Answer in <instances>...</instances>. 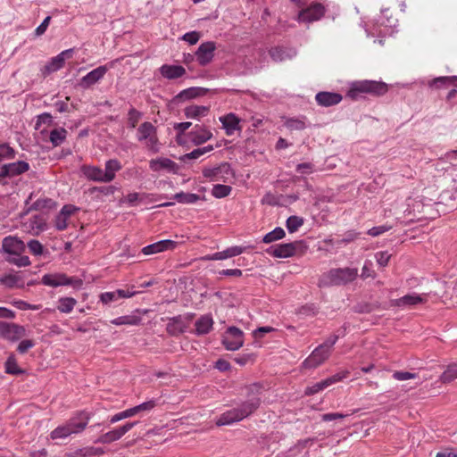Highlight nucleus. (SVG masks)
Listing matches in <instances>:
<instances>
[{"mask_svg":"<svg viewBox=\"0 0 457 457\" xmlns=\"http://www.w3.org/2000/svg\"><path fill=\"white\" fill-rule=\"evenodd\" d=\"M67 136V130L63 128L54 129L50 132L49 140L54 146L62 145Z\"/></svg>","mask_w":457,"mask_h":457,"instance_id":"35","label":"nucleus"},{"mask_svg":"<svg viewBox=\"0 0 457 457\" xmlns=\"http://www.w3.org/2000/svg\"><path fill=\"white\" fill-rule=\"evenodd\" d=\"M188 135L190 137L191 141L195 145L205 143L212 137V133L210 130L198 124H196L194 127L193 130L190 131Z\"/></svg>","mask_w":457,"mask_h":457,"instance_id":"18","label":"nucleus"},{"mask_svg":"<svg viewBox=\"0 0 457 457\" xmlns=\"http://www.w3.org/2000/svg\"><path fill=\"white\" fill-rule=\"evenodd\" d=\"M457 378V363H452L440 377V381L444 384L451 383Z\"/></svg>","mask_w":457,"mask_h":457,"instance_id":"38","label":"nucleus"},{"mask_svg":"<svg viewBox=\"0 0 457 457\" xmlns=\"http://www.w3.org/2000/svg\"><path fill=\"white\" fill-rule=\"evenodd\" d=\"M330 351L322 345L316 347L312 354L303 361L306 369H313L323 363L329 356Z\"/></svg>","mask_w":457,"mask_h":457,"instance_id":"10","label":"nucleus"},{"mask_svg":"<svg viewBox=\"0 0 457 457\" xmlns=\"http://www.w3.org/2000/svg\"><path fill=\"white\" fill-rule=\"evenodd\" d=\"M450 85L457 87V76L438 77L429 82L430 87H435L436 88L448 87Z\"/></svg>","mask_w":457,"mask_h":457,"instance_id":"33","label":"nucleus"},{"mask_svg":"<svg viewBox=\"0 0 457 457\" xmlns=\"http://www.w3.org/2000/svg\"><path fill=\"white\" fill-rule=\"evenodd\" d=\"M325 13V8L321 4L316 3L311 4L306 9L302 10L298 14L300 21H314L320 20Z\"/></svg>","mask_w":457,"mask_h":457,"instance_id":"12","label":"nucleus"},{"mask_svg":"<svg viewBox=\"0 0 457 457\" xmlns=\"http://www.w3.org/2000/svg\"><path fill=\"white\" fill-rule=\"evenodd\" d=\"M34 342L29 339L22 340L18 345V351L21 353H25L29 349L34 346Z\"/></svg>","mask_w":457,"mask_h":457,"instance_id":"61","label":"nucleus"},{"mask_svg":"<svg viewBox=\"0 0 457 457\" xmlns=\"http://www.w3.org/2000/svg\"><path fill=\"white\" fill-rule=\"evenodd\" d=\"M0 282L8 287L23 286V280L18 273L4 275L0 278Z\"/></svg>","mask_w":457,"mask_h":457,"instance_id":"36","label":"nucleus"},{"mask_svg":"<svg viewBox=\"0 0 457 457\" xmlns=\"http://www.w3.org/2000/svg\"><path fill=\"white\" fill-rule=\"evenodd\" d=\"M2 248L10 254H21L25 251L26 245L17 237H6L3 239Z\"/></svg>","mask_w":457,"mask_h":457,"instance_id":"17","label":"nucleus"},{"mask_svg":"<svg viewBox=\"0 0 457 457\" xmlns=\"http://www.w3.org/2000/svg\"><path fill=\"white\" fill-rule=\"evenodd\" d=\"M5 370L7 373L13 375H19L24 372L21 369L18 367L15 359L12 357L8 358V360L5 362Z\"/></svg>","mask_w":457,"mask_h":457,"instance_id":"46","label":"nucleus"},{"mask_svg":"<svg viewBox=\"0 0 457 457\" xmlns=\"http://www.w3.org/2000/svg\"><path fill=\"white\" fill-rule=\"evenodd\" d=\"M357 276L358 270L356 268L345 267L331 269L327 273L323 274L320 284L325 287L343 286L353 282Z\"/></svg>","mask_w":457,"mask_h":457,"instance_id":"2","label":"nucleus"},{"mask_svg":"<svg viewBox=\"0 0 457 457\" xmlns=\"http://www.w3.org/2000/svg\"><path fill=\"white\" fill-rule=\"evenodd\" d=\"M8 262L17 265L18 267H26L30 264L29 257L21 254H12V256L8 259Z\"/></svg>","mask_w":457,"mask_h":457,"instance_id":"45","label":"nucleus"},{"mask_svg":"<svg viewBox=\"0 0 457 457\" xmlns=\"http://www.w3.org/2000/svg\"><path fill=\"white\" fill-rule=\"evenodd\" d=\"M155 406V401L151 400L145 403H143L139 405L135 406V409L137 410V414L143 412V411H148L152 410Z\"/></svg>","mask_w":457,"mask_h":457,"instance_id":"58","label":"nucleus"},{"mask_svg":"<svg viewBox=\"0 0 457 457\" xmlns=\"http://www.w3.org/2000/svg\"><path fill=\"white\" fill-rule=\"evenodd\" d=\"M53 120V117L50 113L45 112L39 116H37L36 129H39L41 124H51Z\"/></svg>","mask_w":457,"mask_h":457,"instance_id":"55","label":"nucleus"},{"mask_svg":"<svg viewBox=\"0 0 457 457\" xmlns=\"http://www.w3.org/2000/svg\"><path fill=\"white\" fill-rule=\"evenodd\" d=\"M106 71L107 68L105 66L97 67L82 78L80 85L86 88L89 87L99 81L105 75Z\"/></svg>","mask_w":457,"mask_h":457,"instance_id":"24","label":"nucleus"},{"mask_svg":"<svg viewBox=\"0 0 457 457\" xmlns=\"http://www.w3.org/2000/svg\"><path fill=\"white\" fill-rule=\"evenodd\" d=\"M424 302V299L418 295H406L399 299L393 301L394 306L416 305Z\"/></svg>","mask_w":457,"mask_h":457,"instance_id":"31","label":"nucleus"},{"mask_svg":"<svg viewBox=\"0 0 457 457\" xmlns=\"http://www.w3.org/2000/svg\"><path fill=\"white\" fill-rule=\"evenodd\" d=\"M295 54V51H287L282 47H273L270 50V55L275 62H283L287 59H290Z\"/></svg>","mask_w":457,"mask_h":457,"instance_id":"32","label":"nucleus"},{"mask_svg":"<svg viewBox=\"0 0 457 457\" xmlns=\"http://www.w3.org/2000/svg\"><path fill=\"white\" fill-rule=\"evenodd\" d=\"M208 92L207 88L193 87L179 92L175 97L174 101L176 103L184 102L187 100L194 99L199 96H205Z\"/></svg>","mask_w":457,"mask_h":457,"instance_id":"19","label":"nucleus"},{"mask_svg":"<svg viewBox=\"0 0 457 457\" xmlns=\"http://www.w3.org/2000/svg\"><path fill=\"white\" fill-rule=\"evenodd\" d=\"M58 310L63 313H70L77 303L76 299L72 297H62L58 302Z\"/></svg>","mask_w":457,"mask_h":457,"instance_id":"40","label":"nucleus"},{"mask_svg":"<svg viewBox=\"0 0 457 457\" xmlns=\"http://www.w3.org/2000/svg\"><path fill=\"white\" fill-rule=\"evenodd\" d=\"M232 190L230 186L217 184L213 187L212 194L216 198H223L228 196Z\"/></svg>","mask_w":457,"mask_h":457,"instance_id":"44","label":"nucleus"},{"mask_svg":"<svg viewBox=\"0 0 457 457\" xmlns=\"http://www.w3.org/2000/svg\"><path fill=\"white\" fill-rule=\"evenodd\" d=\"M215 49L216 46L214 42L207 41L202 43L195 52V57L198 63L202 66L209 64L214 57Z\"/></svg>","mask_w":457,"mask_h":457,"instance_id":"11","label":"nucleus"},{"mask_svg":"<svg viewBox=\"0 0 457 457\" xmlns=\"http://www.w3.org/2000/svg\"><path fill=\"white\" fill-rule=\"evenodd\" d=\"M42 283L53 287L71 286L74 288H79L82 286V280L80 278H69L63 273L46 274L42 278Z\"/></svg>","mask_w":457,"mask_h":457,"instance_id":"6","label":"nucleus"},{"mask_svg":"<svg viewBox=\"0 0 457 457\" xmlns=\"http://www.w3.org/2000/svg\"><path fill=\"white\" fill-rule=\"evenodd\" d=\"M317 313V308L314 304H307L300 307L297 314L301 317L313 316Z\"/></svg>","mask_w":457,"mask_h":457,"instance_id":"48","label":"nucleus"},{"mask_svg":"<svg viewBox=\"0 0 457 457\" xmlns=\"http://www.w3.org/2000/svg\"><path fill=\"white\" fill-rule=\"evenodd\" d=\"M156 133V128L149 121L143 122L137 129V140L145 141Z\"/></svg>","mask_w":457,"mask_h":457,"instance_id":"30","label":"nucleus"},{"mask_svg":"<svg viewBox=\"0 0 457 457\" xmlns=\"http://www.w3.org/2000/svg\"><path fill=\"white\" fill-rule=\"evenodd\" d=\"M146 146L147 148L152 151L153 153H158L159 152V146H158V137L156 136V133L154 134L152 137L147 138L146 140Z\"/></svg>","mask_w":457,"mask_h":457,"instance_id":"54","label":"nucleus"},{"mask_svg":"<svg viewBox=\"0 0 457 457\" xmlns=\"http://www.w3.org/2000/svg\"><path fill=\"white\" fill-rule=\"evenodd\" d=\"M185 330V325L181 320L180 316L173 317L170 320V322L167 324V331L170 335H179L183 333Z\"/></svg>","mask_w":457,"mask_h":457,"instance_id":"34","label":"nucleus"},{"mask_svg":"<svg viewBox=\"0 0 457 457\" xmlns=\"http://www.w3.org/2000/svg\"><path fill=\"white\" fill-rule=\"evenodd\" d=\"M199 38H200V34H199V32H196V31L187 32L182 37V39L188 42L190 45L196 44L198 42Z\"/></svg>","mask_w":457,"mask_h":457,"instance_id":"57","label":"nucleus"},{"mask_svg":"<svg viewBox=\"0 0 457 457\" xmlns=\"http://www.w3.org/2000/svg\"><path fill=\"white\" fill-rule=\"evenodd\" d=\"M307 249L306 244L300 240L286 244L273 245L267 249V253L277 258H287L296 254H303Z\"/></svg>","mask_w":457,"mask_h":457,"instance_id":"5","label":"nucleus"},{"mask_svg":"<svg viewBox=\"0 0 457 457\" xmlns=\"http://www.w3.org/2000/svg\"><path fill=\"white\" fill-rule=\"evenodd\" d=\"M129 124L131 128H136L137 124L138 123L140 118H141V112L136 110L135 108H131L129 111Z\"/></svg>","mask_w":457,"mask_h":457,"instance_id":"49","label":"nucleus"},{"mask_svg":"<svg viewBox=\"0 0 457 457\" xmlns=\"http://www.w3.org/2000/svg\"><path fill=\"white\" fill-rule=\"evenodd\" d=\"M159 71L162 77L168 79H176L186 74V69L181 65L163 64Z\"/></svg>","mask_w":457,"mask_h":457,"instance_id":"20","label":"nucleus"},{"mask_svg":"<svg viewBox=\"0 0 457 457\" xmlns=\"http://www.w3.org/2000/svg\"><path fill=\"white\" fill-rule=\"evenodd\" d=\"M246 400L223 412L216 421L217 426L238 422L257 411L262 403V386L258 384H253L246 388Z\"/></svg>","mask_w":457,"mask_h":457,"instance_id":"1","label":"nucleus"},{"mask_svg":"<svg viewBox=\"0 0 457 457\" xmlns=\"http://www.w3.org/2000/svg\"><path fill=\"white\" fill-rule=\"evenodd\" d=\"M121 168L120 162L116 159H111L105 162L104 173L107 183L115 179L116 172L121 170Z\"/></svg>","mask_w":457,"mask_h":457,"instance_id":"28","label":"nucleus"},{"mask_svg":"<svg viewBox=\"0 0 457 457\" xmlns=\"http://www.w3.org/2000/svg\"><path fill=\"white\" fill-rule=\"evenodd\" d=\"M213 325V320L209 315H204L201 316L196 321H195V333L198 336L206 335L208 334Z\"/></svg>","mask_w":457,"mask_h":457,"instance_id":"26","label":"nucleus"},{"mask_svg":"<svg viewBox=\"0 0 457 457\" xmlns=\"http://www.w3.org/2000/svg\"><path fill=\"white\" fill-rule=\"evenodd\" d=\"M73 49H67L53 57L50 62L44 67V73L49 74L56 71L63 67L65 60L72 57Z\"/></svg>","mask_w":457,"mask_h":457,"instance_id":"14","label":"nucleus"},{"mask_svg":"<svg viewBox=\"0 0 457 457\" xmlns=\"http://www.w3.org/2000/svg\"><path fill=\"white\" fill-rule=\"evenodd\" d=\"M390 257H391V255L387 252H378L376 253L377 262L382 267H385L387 265V263L390 260Z\"/></svg>","mask_w":457,"mask_h":457,"instance_id":"56","label":"nucleus"},{"mask_svg":"<svg viewBox=\"0 0 457 457\" xmlns=\"http://www.w3.org/2000/svg\"><path fill=\"white\" fill-rule=\"evenodd\" d=\"M285 124L289 129L303 130L305 129L304 122L296 119H288Z\"/></svg>","mask_w":457,"mask_h":457,"instance_id":"52","label":"nucleus"},{"mask_svg":"<svg viewBox=\"0 0 457 457\" xmlns=\"http://www.w3.org/2000/svg\"><path fill=\"white\" fill-rule=\"evenodd\" d=\"M220 120L226 129V134L231 136L236 130H241L242 128L239 126L240 119L236 114L230 112L227 115L220 117Z\"/></svg>","mask_w":457,"mask_h":457,"instance_id":"21","label":"nucleus"},{"mask_svg":"<svg viewBox=\"0 0 457 457\" xmlns=\"http://www.w3.org/2000/svg\"><path fill=\"white\" fill-rule=\"evenodd\" d=\"M209 108L204 105H190L185 108L184 113L187 119H199L205 116Z\"/></svg>","mask_w":457,"mask_h":457,"instance_id":"29","label":"nucleus"},{"mask_svg":"<svg viewBox=\"0 0 457 457\" xmlns=\"http://www.w3.org/2000/svg\"><path fill=\"white\" fill-rule=\"evenodd\" d=\"M203 175L204 178L212 181L222 182H228L229 178L234 177L230 164L228 162H222L221 164L212 168H204L203 170Z\"/></svg>","mask_w":457,"mask_h":457,"instance_id":"7","label":"nucleus"},{"mask_svg":"<svg viewBox=\"0 0 457 457\" xmlns=\"http://www.w3.org/2000/svg\"><path fill=\"white\" fill-rule=\"evenodd\" d=\"M388 90L387 85L384 82L375 80H361L353 82L347 93L348 96L357 100L362 94L372 96H383Z\"/></svg>","mask_w":457,"mask_h":457,"instance_id":"3","label":"nucleus"},{"mask_svg":"<svg viewBox=\"0 0 457 457\" xmlns=\"http://www.w3.org/2000/svg\"><path fill=\"white\" fill-rule=\"evenodd\" d=\"M416 377L417 375L415 373H411L409 371H395L393 373V378L400 381L415 378Z\"/></svg>","mask_w":457,"mask_h":457,"instance_id":"53","label":"nucleus"},{"mask_svg":"<svg viewBox=\"0 0 457 457\" xmlns=\"http://www.w3.org/2000/svg\"><path fill=\"white\" fill-rule=\"evenodd\" d=\"M328 386L327 385V382L324 379L320 382H318V383L312 385V386L307 387L305 390V394L308 395H312L317 394L318 392L327 388Z\"/></svg>","mask_w":457,"mask_h":457,"instance_id":"50","label":"nucleus"},{"mask_svg":"<svg viewBox=\"0 0 457 457\" xmlns=\"http://www.w3.org/2000/svg\"><path fill=\"white\" fill-rule=\"evenodd\" d=\"M315 99L320 105L328 107L339 104L342 100V96L337 93L324 91L319 92Z\"/></svg>","mask_w":457,"mask_h":457,"instance_id":"25","label":"nucleus"},{"mask_svg":"<svg viewBox=\"0 0 457 457\" xmlns=\"http://www.w3.org/2000/svg\"><path fill=\"white\" fill-rule=\"evenodd\" d=\"M28 247L29 249V252L33 253L34 255H40L43 253V245L42 244L35 239L30 240L28 243Z\"/></svg>","mask_w":457,"mask_h":457,"instance_id":"51","label":"nucleus"},{"mask_svg":"<svg viewBox=\"0 0 457 457\" xmlns=\"http://www.w3.org/2000/svg\"><path fill=\"white\" fill-rule=\"evenodd\" d=\"M348 374H349L348 371H344L342 373H337L336 375H333V376L326 378L325 380L327 382V385L329 386L332 384L342 380L344 378H346L348 376Z\"/></svg>","mask_w":457,"mask_h":457,"instance_id":"60","label":"nucleus"},{"mask_svg":"<svg viewBox=\"0 0 457 457\" xmlns=\"http://www.w3.org/2000/svg\"><path fill=\"white\" fill-rule=\"evenodd\" d=\"M149 167L153 171L166 170L173 174L178 173L179 165L169 158H157L149 162Z\"/></svg>","mask_w":457,"mask_h":457,"instance_id":"15","label":"nucleus"},{"mask_svg":"<svg viewBox=\"0 0 457 457\" xmlns=\"http://www.w3.org/2000/svg\"><path fill=\"white\" fill-rule=\"evenodd\" d=\"M245 249V247L236 245L227 248L226 253L228 258H231L241 254L242 253H244Z\"/></svg>","mask_w":457,"mask_h":457,"instance_id":"63","label":"nucleus"},{"mask_svg":"<svg viewBox=\"0 0 457 457\" xmlns=\"http://www.w3.org/2000/svg\"><path fill=\"white\" fill-rule=\"evenodd\" d=\"M15 157V151L7 144L0 145V158L12 159Z\"/></svg>","mask_w":457,"mask_h":457,"instance_id":"47","label":"nucleus"},{"mask_svg":"<svg viewBox=\"0 0 457 457\" xmlns=\"http://www.w3.org/2000/svg\"><path fill=\"white\" fill-rule=\"evenodd\" d=\"M226 349L235 351L239 349L243 344V331L236 327H229L222 339Z\"/></svg>","mask_w":457,"mask_h":457,"instance_id":"8","label":"nucleus"},{"mask_svg":"<svg viewBox=\"0 0 457 457\" xmlns=\"http://www.w3.org/2000/svg\"><path fill=\"white\" fill-rule=\"evenodd\" d=\"M285 236H286V233H285L284 229L282 228L278 227L275 229H273L272 231L267 233L263 237L262 241L265 244H270L276 240L283 238Z\"/></svg>","mask_w":457,"mask_h":457,"instance_id":"41","label":"nucleus"},{"mask_svg":"<svg viewBox=\"0 0 457 457\" xmlns=\"http://www.w3.org/2000/svg\"><path fill=\"white\" fill-rule=\"evenodd\" d=\"M55 206V202L51 198H39L35 201L31 206V209L37 211H42L45 209H52Z\"/></svg>","mask_w":457,"mask_h":457,"instance_id":"42","label":"nucleus"},{"mask_svg":"<svg viewBox=\"0 0 457 457\" xmlns=\"http://www.w3.org/2000/svg\"><path fill=\"white\" fill-rule=\"evenodd\" d=\"M177 245L178 243L176 241L165 239L145 246L142 248L141 252L145 255H150L162 253L166 250H173Z\"/></svg>","mask_w":457,"mask_h":457,"instance_id":"16","label":"nucleus"},{"mask_svg":"<svg viewBox=\"0 0 457 457\" xmlns=\"http://www.w3.org/2000/svg\"><path fill=\"white\" fill-rule=\"evenodd\" d=\"M81 171L84 176L89 179L96 182L107 183L105 179V176L104 173V170L97 166L91 165H83L81 167Z\"/></svg>","mask_w":457,"mask_h":457,"instance_id":"22","label":"nucleus"},{"mask_svg":"<svg viewBox=\"0 0 457 457\" xmlns=\"http://www.w3.org/2000/svg\"><path fill=\"white\" fill-rule=\"evenodd\" d=\"M137 424V421L127 422L125 425L120 427L119 428L113 429L102 435L96 442L101 444H109L113 441H116L120 439L123 435H125L128 431H129Z\"/></svg>","mask_w":457,"mask_h":457,"instance_id":"13","label":"nucleus"},{"mask_svg":"<svg viewBox=\"0 0 457 457\" xmlns=\"http://www.w3.org/2000/svg\"><path fill=\"white\" fill-rule=\"evenodd\" d=\"M203 155V151L201 150V148H197V149H195L193 150L192 152L188 153V154H186L185 155H183L181 157V160L183 162H187V160H194V159H197L199 158L200 156Z\"/></svg>","mask_w":457,"mask_h":457,"instance_id":"62","label":"nucleus"},{"mask_svg":"<svg viewBox=\"0 0 457 457\" xmlns=\"http://www.w3.org/2000/svg\"><path fill=\"white\" fill-rule=\"evenodd\" d=\"M228 257L227 256V253H226V250L224 251H221V252H217L215 253H212V254H208V255H205L203 257V260L204 261H216V260H225V259H228Z\"/></svg>","mask_w":457,"mask_h":457,"instance_id":"59","label":"nucleus"},{"mask_svg":"<svg viewBox=\"0 0 457 457\" xmlns=\"http://www.w3.org/2000/svg\"><path fill=\"white\" fill-rule=\"evenodd\" d=\"M29 165L24 161H18L0 166V183H4V179L12 178L28 171Z\"/></svg>","mask_w":457,"mask_h":457,"instance_id":"9","label":"nucleus"},{"mask_svg":"<svg viewBox=\"0 0 457 457\" xmlns=\"http://www.w3.org/2000/svg\"><path fill=\"white\" fill-rule=\"evenodd\" d=\"M136 294L135 291L130 292L129 290L118 289L112 292H105L100 295V301L104 304H109L121 298H129Z\"/></svg>","mask_w":457,"mask_h":457,"instance_id":"23","label":"nucleus"},{"mask_svg":"<svg viewBox=\"0 0 457 457\" xmlns=\"http://www.w3.org/2000/svg\"><path fill=\"white\" fill-rule=\"evenodd\" d=\"M303 219L295 215L290 216L287 220V228L290 233H294L298 230V228L303 226Z\"/></svg>","mask_w":457,"mask_h":457,"instance_id":"43","label":"nucleus"},{"mask_svg":"<svg viewBox=\"0 0 457 457\" xmlns=\"http://www.w3.org/2000/svg\"><path fill=\"white\" fill-rule=\"evenodd\" d=\"M88 420L87 413L81 412L78 416L70 419L64 425L54 429L51 437L53 439H63L71 435L78 434L85 429Z\"/></svg>","mask_w":457,"mask_h":457,"instance_id":"4","label":"nucleus"},{"mask_svg":"<svg viewBox=\"0 0 457 457\" xmlns=\"http://www.w3.org/2000/svg\"><path fill=\"white\" fill-rule=\"evenodd\" d=\"M141 322V318L135 315H126L118 317L112 320L111 323L113 325H138Z\"/></svg>","mask_w":457,"mask_h":457,"instance_id":"39","label":"nucleus"},{"mask_svg":"<svg viewBox=\"0 0 457 457\" xmlns=\"http://www.w3.org/2000/svg\"><path fill=\"white\" fill-rule=\"evenodd\" d=\"M68 218L62 214H58L55 219V227L58 230H64L67 228Z\"/></svg>","mask_w":457,"mask_h":457,"instance_id":"64","label":"nucleus"},{"mask_svg":"<svg viewBox=\"0 0 457 457\" xmlns=\"http://www.w3.org/2000/svg\"><path fill=\"white\" fill-rule=\"evenodd\" d=\"M171 199L180 204H195L200 199V196L193 193L179 192L173 195Z\"/></svg>","mask_w":457,"mask_h":457,"instance_id":"37","label":"nucleus"},{"mask_svg":"<svg viewBox=\"0 0 457 457\" xmlns=\"http://www.w3.org/2000/svg\"><path fill=\"white\" fill-rule=\"evenodd\" d=\"M25 335V328L14 323H7L4 337L12 341H16Z\"/></svg>","mask_w":457,"mask_h":457,"instance_id":"27","label":"nucleus"}]
</instances>
